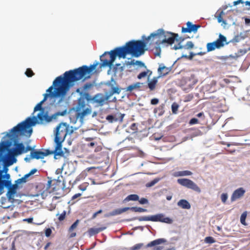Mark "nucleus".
I'll list each match as a JSON object with an SVG mask.
<instances>
[{"mask_svg": "<svg viewBox=\"0 0 250 250\" xmlns=\"http://www.w3.org/2000/svg\"><path fill=\"white\" fill-rule=\"evenodd\" d=\"M150 103H151V104H153V105L157 104L159 103V100L157 98L152 99L151 100Z\"/></svg>", "mask_w": 250, "mask_h": 250, "instance_id": "nucleus-58", "label": "nucleus"}, {"mask_svg": "<svg viewBox=\"0 0 250 250\" xmlns=\"http://www.w3.org/2000/svg\"><path fill=\"white\" fill-rule=\"evenodd\" d=\"M10 176L9 174L6 173L5 174L3 175V172L2 173V180H10Z\"/></svg>", "mask_w": 250, "mask_h": 250, "instance_id": "nucleus-54", "label": "nucleus"}, {"mask_svg": "<svg viewBox=\"0 0 250 250\" xmlns=\"http://www.w3.org/2000/svg\"><path fill=\"white\" fill-rule=\"evenodd\" d=\"M91 112V109L89 108H86L83 110L82 112L77 111V117L83 119L84 116L88 114H90Z\"/></svg>", "mask_w": 250, "mask_h": 250, "instance_id": "nucleus-22", "label": "nucleus"}, {"mask_svg": "<svg viewBox=\"0 0 250 250\" xmlns=\"http://www.w3.org/2000/svg\"><path fill=\"white\" fill-rule=\"evenodd\" d=\"M247 213L246 211L244 212L241 215L240 222L241 224L244 225H246V219L247 217Z\"/></svg>", "mask_w": 250, "mask_h": 250, "instance_id": "nucleus-37", "label": "nucleus"}, {"mask_svg": "<svg viewBox=\"0 0 250 250\" xmlns=\"http://www.w3.org/2000/svg\"><path fill=\"white\" fill-rule=\"evenodd\" d=\"M192 174V173L189 170H184L175 172L174 176L175 177H180L184 176H188Z\"/></svg>", "mask_w": 250, "mask_h": 250, "instance_id": "nucleus-27", "label": "nucleus"}, {"mask_svg": "<svg viewBox=\"0 0 250 250\" xmlns=\"http://www.w3.org/2000/svg\"><path fill=\"white\" fill-rule=\"evenodd\" d=\"M85 105L84 99L83 98H80L78 101L77 111H80L82 109H83L85 106Z\"/></svg>", "mask_w": 250, "mask_h": 250, "instance_id": "nucleus-29", "label": "nucleus"}, {"mask_svg": "<svg viewBox=\"0 0 250 250\" xmlns=\"http://www.w3.org/2000/svg\"><path fill=\"white\" fill-rule=\"evenodd\" d=\"M228 43L227 42V38L224 35L220 34L219 38L215 41L208 43L207 49L208 52L214 50L216 48H220Z\"/></svg>", "mask_w": 250, "mask_h": 250, "instance_id": "nucleus-7", "label": "nucleus"}, {"mask_svg": "<svg viewBox=\"0 0 250 250\" xmlns=\"http://www.w3.org/2000/svg\"><path fill=\"white\" fill-rule=\"evenodd\" d=\"M113 115L115 117L114 119L116 120L115 122H122L125 115L124 114H121L120 113H117L114 114Z\"/></svg>", "mask_w": 250, "mask_h": 250, "instance_id": "nucleus-35", "label": "nucleus"}, {"mask_svg": "<svg viewBox=\"0 0 250 250\" xmlns=\"http://www.w3.org/2000/svg\"><path fill=\"white\" fill-rule=\"evenodd\" d=\"M221 200H222V202L225 203L228 199L227 194V193H223L221 195Z\"/></svg>", "mask_w": 250, "mask_h": 250, "instance_id": "nucleus-50", "label": "nucleus"}, {"mask_svg": "<svg viewBox=\"0 0 250 250\" xmlns=\"http://www.w3.org/2000/svg\"><path fill=\"white\" fill-rule=\"evenodd\" d=\"M49 154H51V152L48 149L45 150V152L34 150L30 152V158L32 159H43L45 156Z\"/></svg>", "mask_w": 250, "mask_h": 250, "instance_id": "nucleus-14", "label": "nucleus"}, {"mask_svg": "<svg viewBox=\"0 0 250 250\" xmlns=\"http://www.w3.org/2000/svg\"><path fill=\"white\" fill-rule=\"evenodd\" d=\"M146 42L143 40H132L125 43L124 46L117 47L111 50L109 53L110 55V60L103 61V65H110L115 61L116 57L120 58H125L127 54H130L135 57H139L143 55L146 50Z\"/></svg>", "mask_w": 250, "mask_h": 250, "instance_id": "nucleus-2", "label": "nucleus"}, {"mask_svg": "<svg viewBox=\"0 0 250 250\" xmlns=\"http://www.w3.org/2000/svg\"><path fill=\"white\" fill-rule=\"evenodd\" d=\"M27 180L25 179L23 177H22L21 178L18 179L16 181L15 183H17V184H20L22 183H25L26 182Z\"/></svg>", "mask_w": 250, "mask_h": 250, "instance_id": "nucleus-51", "label": "nucleus"}, {"mask_svg": "<svg viewBox=\"0 0 250 250\" xmlns=\"http://www.w3.org/2000/svg\"><path fill=\"white\" fill-rule=\"evenodd\" d=\"M179 106V105L176 103H173L171 105V110L173 114H176L177 113Z\"/></svg>", "mask_w": 250, "mask_h": 250, "instance_id": "nucleus-39", "label": "nucleus"}, {"mask_svg": "<svg viewBox=\"0 0 250 250\" xmlns=\"http://www.w3.org/2000/svg\"><path fill=\"white\" fill-rule=\"evenodd\" d=\"M126 65H134L135 64V62H134V60H132L130 62H127L126 63Z\"/></svg>", "mask_w": 250, "mask_h": 250, "instance_id": "nucleus-64", "label": "nucleus"}, {"mask_svg": "<svg viewBox=\"0 0 250 250\" xmlns=\"http://www.w3.org/2000/svg\"><path fill=\"white\" fill-rule=\"evenodd\" d=\"M135 89V86L133 84H131L126 87V91H132Z\"/></svg>", "mask_w": 250, "mask_h": 250, "instance_id": "nucleus-59", "label": "nucleus"}, {"mask_svg": "<svg viewBox=\"0 0 250 250\" xmlns=\"http://www.w3.org/2000/svg\"><path fill=\"white\" fill-rule=\"evenodd\" d=\"M204 241L207 244H212L215 242V240L214 238H213L211 236H208L206 237Z\"/></svg>", "mask_w": 250, "mask_h": 250, "instance_id": "nucleus-38", "label": "nucleus"}, {"mask_svg": "<svg viewBox=\"0 0 250 250\" xmlns=\"http://www.w3.org/2000/svg\"><path fill=\"white\" fill-rule=\"evenodd\" d=\"M187 26L189 27V30L190 33L197 32L198 29L201 27V26L199 24H193L191 22L188 21L187 23Z\"/></svg>", "mask_w": 250, "mask_h": 250, "instance_id": "nucleus-24", "label": "nucleus"}, {"mask_svg": "<svg viewBox=\"0 0 250 250\" xmlns=\"http://www.w3.org/2000/svg\"><path fill=\"white\" fill-rule=\"evenodd\" d=\"M98 64V63L96 62L89 66L83 65L78 68L66 71L63 74V77L60 76L55 79L53 85L46 90V92L49 93L44 94L43 100L38 103L34 109V112L41 111V112L38 114L37 117L41 123H49L53 118L52 117L48 116L47 113H45L44 109L42 107V104L46 100L47 97L49 95L55 97L64 96L74 82L82 79L85 80L89 79L93 71Z\"/></svg>", "mask_w": 250, "mask_h": 250, "instance_id": "nucleus-1", "label": "nucleus"}, {"mask_svg": "<svg viewBox=\"0 0 250 250\" xmlns=\"http://www.w3.org/2000/svg\"><path fill=\"white\" fill-rule=\"evenodd\" d=\"M102 212H103V210L102 209L99 210L98 211H97V212H95L93 214V215L92 216V219L95 218L98 214L101 213Z\"/></svg>", "mask_w": 250, "mask_h": 250, "instance_id": "nucleus-60", "label": "nucleus"}, {"mask_svg": "<svg viewBox=\"0 0 250 250\" xmlns=\"http://www.w3.org/2000/svg\"><path fill=\"white\" fill-rule=\"evenodd\" d=\"M83 99H85L87 101H92V98L90 94L87 92H84L83 94Z\"/></svg>", "mask_w": 250, "mask_h": 250, "instance_id": "nucleus-42", "label": "nucleus"}, {"mask_svg": "<svg viewBox=\"0 0 250 250\" xmlns=\"http://www.w3.org/2000/svg\"><path fill=\"white\" fill-rule=\"evenodd\" d=\"M129 209H130V208H129V207H125V208H123L116 209L113 210L112 211L110 212L108 214L106 215L105 217L117 215L122 214V213H123L124 212H125L126 211L129 210Z\"/></svg>", "mask_w": 250, "mask_h": 250, "instance_id": "nucleus-19", "label": "nucleus"}, {"mask_svg": "<svg viewBox=\"0 0 250 250\" xmlns=\"http://www.w3.org/2000/svg\"><path fill=\"white\" fill-rule=\"evenodd\" d=\"M33 218H28L23 219V221L27 222L28 223H32L33 222Z\"/></svg>", "mask_w": 250, "mask_h": 250, "instance_id": "nucleus-61", "label": "nucleus"}, {"mask_svg": "<svg viewBox=\"0 0 250 250\" xmlns=\"http://www.w3.org/2000/svg\"><path fill=\"white\" fill-rule=\"evenodd\" d=\"M92 86L93 84L91 83H86L83 86V90L87 91L88 90L90 89L92 87Z\"/></svg>", "mask_w": 250, "mask_h": 250, "instance_id": "nucleus-44", "label": "nucleus"}, {"mask_svg": "<svg viewBox=\"0 0 250 250\" xmlns=\"http://www.w3.org/2000/svg\"><path fill=\"white\" fill-rule=\"evenodd\" d=\"M152 72L149 70H147L146 71L142 72L140 73L137 76V78L139 79H141L143 78L148 76V78H149V76L151 75Z\"/></svg>", "mask_w": 250, "mask_h": 250, "instance_id": "nucleus-31", "label": "nucleus"}, {"mask_svg": "<svg viewBox=\"0 0 250 250\" xmlns=\"http://www.w3.org/2000/svg\"><path fill=\"white\" fill-rule=\"evenodd\" d=\"M170 68L169 67L160 65L158 69V71L160 76H166L170 71Z\"/></svg>", "mask_w": 250, "mask_h": 250, "instance_id": "nucleus-23", "label": "nucleus"}, {"mask_svg": "<svg viewBox=\"0 0 250 250\" xmlns=\"http://www.w3.org/2000/svg\"><path fill=\"white\" fill-rule=\"evenodd\" d=\"M34 149L30 146H27L26 147H24V153H26L28 151H33Z\"/></svg>", "mask_w": 250, "mask_h": 250, "instance_id": "nucleus-57", "label": "nucleus"}, {"mask_svg": "<svg viewBox=\"0 0 250 250\" xmlns=\"http://www.w3.org/2000/svg\"><path fill=\"white\" fill-rule=\"evenodd\" d=\"M13 150H10L15 155L18 156L24 153V146L21 143H15Z\"/></svg>", "mask_w": 250, "mask_h": 250, "instance_id": "nucleus-17", "label": "nucleus"}, {"mask_svg": "<svg viewBox=\"0 0 250 250\" xmlns=\"http://www.w3.org/2000/svg\"><path fill=\"white\" fill-rule=\"evenodd\" d=\"M245 3L246 5H249L250 6V1H246L244 2L243 0H237L233 2V5H236L239 3Z\"/></svg>", "mask_w": 250, "mask_h": 250, "instance_id": "nucleus-43", "label": "nucleus"}, {"mask_svg": "<svg viewBox=\"0 0 250 250\" xmlns=\"http://www.w3.org/2000/svg\"><path fill=\"white\" fill-rule=\"evenodd\" d=\"M84 140L88 142V143L85 144L86 146L90 148H94V151L96 152L100 151L102 149V147L101 146L98 145L97 142L94 141V139L91 137H87L85 138Z\"/></svg>", "mask_w": 250, "mask_h": 250, "instance_id": "nucleus-13", "label": "nucleus"}, {"mask_svg": "<svg viewBox=\"0 0 250 250\" xmlns=\"http://www.w3.org/2000/svg\"><path fill=\"white\" fill-rule=\"evenodd\" d=\"M2 173L3 170H0V193H2L3 192L5 187L7 188L8 189L7 195H9V198H11L16 193L18 186L16 183L12 185L11 180H2Z\"/></svg>", "mask_w": 250, "mask_h": 250, "instance_id": "nucleus-4", "label": "nucleus"}, {"mask_svg": "<svg viewBox=\"0 0 250 250\" xmlns=\"http://www.w3.org/2000/svg\"><path fill=\"white\" fill-rule=\"evenodd\" d=\"M139 196L137 194H130L127 196L125 199V201L139 200Z\"/></svg>", "mask_w": 250, "mask_h": 250, "instance_id": "nucleus-32", "label": "nucleus"}, {"mask_svg": "<svg viewBox=\"0 0 250 250\" xmlns=\"http://www.w3.org/2000/svg\"><path fill=\"white\" fill-rule=\"evenodd\" d=\"M196 54H194L192 52H190V55L189 56H187V55H183L182 56V58H186V59H188L189 60H191L192 59L193 57L195 56Z\"/></svg>", "mask_w": 250, "mask_h": 250, "instance_id": "nucleus-49", "label": "nucleus"}, {"mask_svg": "<svg viewBox=\"0 0 250 250\" xmlns=\"http://www.w3.org/2000/svg\"><path fill=\"white\" fill-rule=\"evenodd\" d=\"M105 229L106 227H105L99 228H91L89 229V232L91 234H95L104 230Z\"/></svg>", "mask_w": 250, "mask_h": 250, "instance_id": "nucleus-30", "label": "nucleus"}, {"mask_svg": "<svg viewBox=\"0 0 250 250\" xmlns=\"http://www.w3.org/2000/svg\"><path fill=\"white\" fill-rule=\"evenodd\" d=\"M154 55L156 56H160L161 52V49L160 45H157L154 48Z\"/></svg>", "mask_w": 250, "mask_h": 250, "instance_id": "nucleus-41", "label": "nucleus"}, {"mask_svg": "<svg viewBox=\"0 0 250 250\" xmlns=\"http://www.w3.org/2000/svg\"><path fill=\"white\" fill-rule=\"evenodd\" d=\"M166 242V240L164 238H160L156 240H155L153 241H151L149 243L147 244L148 247H152L157 245H159L160 244L165 243Z\"/></svg>", "mask_w": 250, "mask_h": 250, "instance_id": "nucleus-28", "label": "nucleus"}, {"mask_svg": "<svg viewBox=\"0 0 250 250\" xmlns=\"http://www.w3.org/2000/svg\"><path fill=\"white\" fill-rule=\"evenodd\" d=\"M177 182L179 184L185 187L188 188L192 189L198 193L201 192V189L199 187L192 181L187 178H181L177 180Z\"/></svg>", "mask_w": 250, "mask_h": 250, "instance_id": "nucleus-10", "label": "nucleus"}, {"mask_svg": "<svg viewBox=\"0 0 250 250\" xmlns=\"http://www.w3.org/2000/svg\"><path fill=\"white\" fill-rule=\"evenodd\" d=\"M225 15V13L223 10H218L215 15V17L217 18L219 23L223 22L225 23V21L223 19V16Z\"/></svg>", "mask_w": 250, "mask_h": 250, "instance_id": "nucleus-26", "label": "nucleus"}, {"mask_svg": "<svg viewBox=\"0 0 250 250\" xmlns=\"http://www.w3.org/2000/svg\"><path fill=\"white\" fill-rule=\"evenodd\" d=\"M25 75L28 77H31L34 75V73L31 69L27 68L25 71Z\"/></svg>", "mask_w": 250, "mask_h": 250, "instance_id": "nucleus-45", "label": "nucleus"}, {"mask_svg": "<svg viewBox=\"0 0 250 250\" xmlns=\"http://www.w3.org/2000/svg\"><path fill=\"white\" fill-rule=\"evenodd\" d=\"M16 155L13 152L9 150L7 155L2 158V161L5 165L11 166L16 162L17 159L15 158Z\"/></svg>", "mask_w": 250, "mask_h": 250, "instance_id": "nucleus-15", "label": "nucleus"}, {"mask_svg": "<svg viewBox=\"0 0 250 250\" xmlns=\"http://www.w3.org/2000/svg\"><path fill=\"white\" fill-rule=\"evenodd\" d=\"M109 96L104 95L102 93H98L93 97V103L96 104L98 106L103 105L109 99Z\"/></svg>", "mask_w": 250, "mask_h": 250, "instance_id": "nucleus-12", "label": "nucleus"}, {"mask_svg": "<svg viewBox=\"0 0 250 250\" xmlns=\"http://www.w3.org/2000/svg\"><path fill=\"white\" fill-rule=\"evenodd\" d=\"M142 246H143V244H141V243L137 244H136L135 245H134V246H133L132 247H131L130 250H138L140 249Z\"/></svg>", "mask_w": 250, "mask_h": 250, "instance_id": "nucleus-48", "label": "nucleus"}, {"mask_svg": "<svg viewBox=\"0 0 250 250\" xmlns=\"http://www.w3.org/2000/svg\"><path fill=\"white\" fill-rule=\"evenodd\" d=\"M121 92V90L118 87H113L111 88L109 94L107 95L109 96V98L111 96L113 95L114 94H119Z\"/></svg>", "mask_w": 250, "mask_h": 250, "instance_id": "nucleus-33", "label": "nucleus"}, {"mask_svg": "<svg viewBox=\"0 0 250 250\" xmlns=\"http://www.w3.org/2000/svg\"><path fill=\"white\" fill-rule=\"evenodd\" d=\"M198 123V120L196 118H192L189 122V124L191 125L196 124Z\"/></svg>", "mask_w": 250, "mask_h": 250, "instance_id": "nucleus-52", "label": "nucleus"}, {"mask_svg": "<svg viewBox=\"0 0 250 250\" xmlns=\"http://www.w3.org/2000/svg\"><path fill=\"white\" fill-rule=\"evenodd\" d=\"M158 78L159 77H153V79L148 83V87L150 90L153 91L155 89L158 83Z\"/></svg>", "mask_w": 250, "mask_h": 250, "instance_id": "nucleus-21", "label": "nucleus"}, {"mask_svg": "<svg viewBox=\"0 0 250 250\" xmlns=\"http://www.w3.org/2000/svg\"><path fill=\"white\" fill-rule=\"evenodd\" d=\"M37 171V169H36V168H34V169H32L29 172V174L30 175H32L33 174H34V173H35Z\"/></svg>", "mask_w": 250, "mask_h": 250, "instance_id": "nucleus-63", "label": "nucleus"}, {"mask_svg": "<svg viewBox=\"0 0 250 250\" xmlns=\"http://www.w3.org/2000/svg\"><path fill=\"white\" fill-rule=\"evenodd\" d=\"M180 42L177 45H174L172 48L174 50H177L179 49L185 48L187 49H191L194 47V44L191 41H188L187 42L185 45L183 46L181 45V42L184 41V39L181 40L180 38Z\"/></svg>", "mask_w": 250, "mask_h": 250, "instance_id": "nucleus-18", "label": "nucleus"}, {"mask_svg": "<svg viewBox=\"0 0 250 250\" xmlns=\"http://www.w3.org/2000/svg\"><path fill=\"white\" fill-rule=\"evenodd\" d=\"M178 206L182 208L188 209L190 208L191 206L189 203L185 199L180 200L177 203Z\"/></svg>", "mask_w": 250, "mask_h": 250, "instance_id": "nucleus-20", "label": "nucleus"}, {"mask_svg": "<svg viewBox=\"0 0 250 250\" xmlns=\"http://www.w3.org/2000/svg\"><path fill=\"white\" fill-rule=\"evenodd\" d=\"M245 193V190L243 188H240L233 192L231 196V201L233 202L242 197Z\"/></svg>", "mask_w": 250, "mask_h": 250, "instance_id": "nucleus-16", "label": "nucleus"}, {"mask_svg": "<svg viewBox=\"0 0 250 250\" xmlns=\"http://www.w3.org/2000/svg\"><path fill=\"white\" fill-rule=\"evenodd\" d=\"M114 116L113 115H109L106 116V119L110 123L115 122L116 120L114 119Z\"/></svg>", "mask_w": 250, "mask_h": 250, "instance_id": "nucleus-46", "label": "nucleus"}, {"mask_svg": "<svg viewBox=\"0 0 250 250\" xmlns=\"http://www.w3.org/2000/svg\"><path fill=\"white\" fill-rule=\"evenodd\" d=\"M135 64H138V65H139L140 66H145L144 63H143V62H142L141 61H137L135 62Z\"/></svg>", "mask_w": 250, "mask_h": 250, "instance_id": "nucleus-62", "label": "nucleus"}, {"mask_svg": "<svg viewBox=\"0 0 250 250\" xmlns=\"http://www.w3.org/2000/svg\"><path fill=\"white\" fill-rule=\"evenodd\" d=\"M130 210H131L133 211L134 212H146L147 209L140 208V207H134L130 208Z\"/></svg>", "mask_w": 250, "mask_h": 250, "instance_id": "nucleus-34", "label": "nucleus"}, {"mask_svg": "<svg viewBox=\"0 0 250 250\" xmlns=\"http://www.w3.org/2000/svg\"><path fill=\"white\" fill-rule=\"evenodd\" d=\"M139 221H151L153 222H161L167 224H171L172 220L168 217H166L163 214H158L150 216H143L138 218Z\"/></svg>", "mask_w": 250, "mask_h": 250, "instance_id": "nucleus-8", "label": "nucleus"}, {"mask_svg": "<svg viewBox=\"0 0 250 250\" xmlns=\"http://www.w3.org/2000/svg\"><path fill=\"white\" fill-rule=\"evenodd\" d=\"M88 184L87 183H84L79 186V188L82 191H84L86 190Z\"/></svg>", "mask_w": 250, "mask_h": 250, "instance_id": "nucleus-47", "label": "nucleus"}, {"mask_svg": "<svg viewBox=\"0 0 250 250\" xmlns=\"http://www.w3.org/2000/svg\"><path fill=\"white\" fill-rule=\"evenodd\" d=\"M79 223V220H77L69 228L68 231L69 232H72L75 229H76Z\"/></svg>", "mask_w": 250, "mask_h": 250, "instance_id": "nucleus-40", "label": "nucleus"}, {"mask_svg": "<svg viewBox=\"0 0 250 250\" xmlns=\"http://www.w3.org/2000/svg\"><path fill=\"white\" fill-rule=\"evenodd\" d=\"M66 211H63L61 214L58 213L56 216H58V219L60 222H62L63 221L66 217Z\"/></svg>", "mask_w": 250, "mask_h": 250, "instance_id": "nucleus-36", "label": "nucleus"}, {"mask_svg": "<svg viewBox=\"0 0 250 250\" xmlns=\"http://www.w3.org/2000/svg\"><path fill=\"white\" fill-rule=\"evenodd\" d=\"M182 33H190L189 27H188V26H187V27H182Z\"/></svg>", "mask_w": 250, "mask_h": 250, "instance_id": "nucleus-56", "label": "nucleus"}, {"mask_svg": "<svg viewBox=\"0 0 250 250\" xmlns=\"http://www.w3.org/2000/svg\"><path fill=\"white\" fill-rule=\"evenodd\" d=\"M74 131L72 126H70L66 123H62L56 129L55 137L64 140L67 135L71 134Z\"/></svg>", "mask_w": 250, "mask_h": 250, "instance_id": "nucleus-5", "label": "nucleus"}, {"mask_svg": "<svg viewBox=\"0 0 250 250\" xmlns=\"http://www.w3.org/2000/svg\"><path fill=\"white\" fill-rule=\"evenodd\" d=\"M52 233V230L50 229H46L45 231V234L46 237H49Z\"/></svg>", "mask_w": 250, "mask_h": 250, "instance_id": "nucleus-55", "label": "nucleus"}, {"mask_svg": "<svg viewBox=\"0 0 250 250\" xmlns=\"http://www.w3.org/2000/svg\"><path fill=\"white\" fill-rule=\"evenodd\" d=\"M110 51H109L110 52ZM107 60V61L110 60V55L109 53V52H105L104 54L101 56L100 57V60L101 62L102 65L103 66H106V65H103V60ZM113 64V63L110 65H107V66L111 67Z\"/></svg>", "mask_w": 250, "mask_h": 250, "instance_id": "nucleus-25", "label": "nucleus"}, {"mask_svg": "<svg viewBox=\"0 0 250 250\" xmlns=\"http://www.w3.org/2000/svg\"><path fill=\"white\" fill-rule=\"evenodd\" d=\"M160 32L162 33V43H167L171 45L174 43L176 38L178 37L177 34L169 32H166L162 29H160Z\"/></svg>", "mask_w": 250, "mask_h": 250, "instance_id": "nucleus-9", "label": "nucleus"}, {"mask_svg": "<svg viewBox=\"0 0 250 250\" xmlns=\"http://www.w3.org/2000/svg\"><path fill=\"white\" fill-rule=\"evenodd\" d=\"M142 38L146 42V45L149 47L154 45H160L162 44V33L160 32V29L156 32L151 33L147 38L143 36Z\"/></svg>", "mask_w": 250, "mask_h": 250, "instance_id": "nucleus-6", "label": "nucleus"}, {"mask_svg": "<svg viewBox=\"0 0 250 250\" xmlns=\"http://www.w3.org/2000/svg\"><path fill=\"white\" fill-rule=\"evenodd\" d=\"M36 120L35 117H34L33 118L28 117L25 121L18 124L11 129L10 132V136L14 138H17L21 136L29 137L33 131L31 127L36 124Z\"/></svg>", "mask_w": 250, "mask_h": 250, "instance_id": "nucleus-3", "label": "nucleus"}, {"mask_svg": "<svg viewBox=\"0 0 250 250\" xmlns=\"http://www.w3.org/2000/svg\"><path fill=\"white\" fill-rule=\"evenodd\" d=\"M64 140H61L60 139L55 138V142L56 144L55 148L53 151H50L52 154H54V158L57 159L56 156H63L64 152L62 150V143Z\"/></svg>", "mask_w": 250, "mask_h": 250, "instance_id": "nucleus-11", "label": "nucleus"}, {"mask_svg": "<svg viewBox=\"0 0 250 250\" xmlns=\"http://www.w3.org/2000/svg\"><path fill=\"white\" fill-rule=\"evenodd\" d=\"M139 202L141 204H145L148 203V200L145 198H142L139 200Z\"/></svg>", "mask_w": 250, "mask_h": 250, "instance_id": "nucleus-53", "label": "nucleus"}]
</instances>
